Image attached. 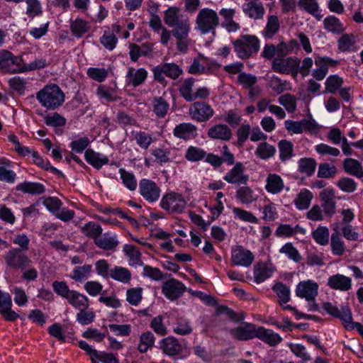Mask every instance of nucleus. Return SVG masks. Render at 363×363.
<instances>
[{
    "label": "nucleus",
    "mask_w": 363,
    "mask_h": 363,
    "mask_svg": "<svg viewBox=\"0 0 363 363\" xmlns=\"http://www.w3.org/2000/svg\"><path fill=\"white\" fill-rule=\"evenodd\" d=\"M43 204L50 212L55 215L61 209L62 202L57 197L48 196L43 198Z\"/></svg>",
    "instance_id": "69168bd1"
},
{
    "label": "nucleus",
    "mask_w": 363,
    "mask_h": 363,
    "mask_svg": "<svg viewBox=\"0 0 363 363\" xmlns=\"http://www.w3.org/2000/svg\"><path fill=\"white\" fill-rule=\"evenodd\" d=\"M101 226L94 222H89L84 224L82 228L81 232L86 237L93 239L94 242L96 240V238L102 234Z\"/></svg>",
    "instance_id": "49530a36"
},
{
    "label": "nucleus",
    "mask_w": 363,
    "mask_h": 363,
    "mask_svg": "<svg viewBox=\"0 0 363 363\" xmlns=\"http://www.w3.org/2000/svg\"><path fill=\"white\" fill-rule=\"evenodd\" d=\"M109 278L114 281L126 284L130 283L132 279V274L130 271L125 267L115 266L111 269V275Z\"/></svg>",
    "instance_id": "473e14b6"
},
{
    "label": "nucleus",
    "mask_w": 363,
    "mask_h": 363,
    "mask_svg": "<svg viewBox=\"0 0 363 363\" xmlns=\"http://www.w3.org/2000/svg\"><path fill=\"white\" fill-rule=\"evenodd\" d=\"M238 57L246 60L257 54L259 50V40L255 35H242L233 43Z\"/></svg>",
    "instance_id": "7ed1b4c3"
},
{
    "label": "nucleus",
    "mask_w": 363,
    "mask_h": 363,
    "mask_svg": "<svg viewBox=\"0 0 363 363\" xmlns=\"http://www.w3.org/2000/svg\"><path fill=\"white\" fill-rule=\"evenodd\" d=\"M298 164L299 172L307 176H311L314 173L317 165L315 160L311 157L301 158Z\"/></svg>",
    "instance_id": "3c124183"
},
{
    "label": "nucleus",
    "mask_w": 363,
    "mask_h": 363,
    "mask_svg": "<svg viewBox=\"0 0 363 363\" xmlns=\"http://www.w3.org/2000/svg\"><path fill=\"white\" fill-rule=\"evenodd\" d=\"M342 167L346 173L357 178L363 177V167L361 163L353 158H346L342 162Z\"/></svg>",
    "instance_id": "7c9ffc66"
},
{
    "label": "nucleus",
    "mask_w": 363,
    "mask_h": 363,
    "mask_svg": "<svg viewBox=\"0 0 363 363\" xmlns=\"http://www.w3.org/2000/svg\"><path fill=\"white\" fill-rule=\"evenodd\" d=\"M196 127L190 123H180L174 128L173 135L180 139L188 140L194 138L196 135Z\"/></svg>",
    "instance_id": "393cba45"
},
{
    "label": "nucleus",
    "mask_w": 363,
    "mask_h": 363,
    "mask_svg": "<svg viewBox=\"0 0 363 363\" xmlns=\"http://www.w3.org/2000/svg\"><path fill=\"white\" fill-rule=\"evenodd\" d=\"M235 197L243 204H250L257 200L258 196L250 186H242L237 189Z\"/></svg>",
    "instance_id": "2f4dec72"
},
{
    "label": "nucleus",
    "mask_w": 363,
    "mask_h": 363,
    "mask_svg": "<svg viewBox=\"0 0 363 363\" xmlns=\"http://www.w3.org/2000/svg\"><path fill=\"white\" fill-rule=\"evenodd\" d=\"M165 76L176 79L183 74V70L175 63H163L160 65Z\"/></svg>",
    "instance_id": "680f3d73"
},
{
    "label": "nucleus",
    "mask_w": 363,
    "mask_h": 363,
    "mask_svg": "<svg viewBox=\"0 0 363 363\" xmlns=\"http://www.w3.org/2000/svg\"><path fill=\"white\" fill-rule=\"evenodd\" d=\"M187 202L182 194L170 191L164 194L160 202V206L169 214L182 213L186 208Z\"/></svg>",
    "instance_id": "20e7f679"
},
{
    "label": "nucleus",
    "mask_w": 363,
    "mask_h": 363,
    "mask_svg": "<svg viewBox=\"0 0 363 363\" xmlns=\"http://www.w3.org/2000/svg\"><path fill=\"white\" fill-rule=\"evenodd\" d=\"M99 301L113 309H117L121 306V301L115 292H112L109 296H105L104 292H103L99 298Z\"/></svg>",
    "instance_id": "e2e57ef3"
},
{
    "label": "nucleus",
    "mask_w": 363,
    "mask_h": 363,
    "mask_svg": "<svg viewBox=\"0 0 363 363\" xmlns=\"http://www.w3.org/2000/svg\"><path fill=\"white\" fill-rule=\"evenodd\" d=\"M30 158L33 164H36L44 170L50 171L52 173L58 176H63V174L61 171L52 167L48 160H45L36 151L34 150L33 152H32Z\"/></svg>",
    "instance_id": "a19ab883"
},
{
    "label": "nucleus",
    "mask_w": 363,
    "mask_h": 363,
    "mask_svg": "<svg viewBox=\"0 0 363 363\" xmlns=\"http://www.w3.org/2000/svg\"><path fill=\"white\" fill-rule=\"evenodd\" d=\"M123 251L128 258V262L130 266H143L144 263L141 259L142 255L140 250L134 245H125Z\"/></svg>",
    "instance_id": "c756f323"
},
{
    "label": "nucleus",
    "mask_w": 363,
    "mask_h": 363,
    "mask_svg": "<svg viewBox=\"0 0 363 363\" xmlns=\"http://www.w3.org/2000/svg\"><path fill=\"white\" fill-rule=\"evenodd\" d=\"M211 138L228 140L232 136L231 130L227 125H216L208 129Z\"/></svg>",
    "instance_id": "f704fd0d"
},
{
    "label": "nucleus",
    "mask_w": 363,
    "mask_h": 363,
    "mask_svg": "<svg viewBox=\"0 0 363 363\" xmlns=\"http://www.w3.org/2000/svg\"><path fill=\"white\" fill-rule=\"evenodd\" d=\"M300 62L301 60L296 57H276L272 62V69L279 73H291L295 77L297 76V69Z\"/></svg>",
    "instance_id": "0eeeda50"
},
{
    "label": "nucleus",
    "mask_w": 363,
    "mask_h": 363,
    "mask_svg": "<svg viewBox=\"0 0 363 363\" xmlns=\"http://www.w3.org/2000/svg\"><path fill=\"white\" fill-rule=\"evenodd\" d=\"M255 260V255L242 245H235L231 250V264L248 267Z\"/></svg>",
    "instance_id": "6e6552de"
},
{
    "label": "nucleus",
    "mask_w": 363,
    "mask_h": 363,
    "mask_svg": "<svg viewBox=\"0 0 363 363\" xmlns=\"http://www.w3.org/2000/svg\"><path fill=\"white\" fill-rule=\"evenodd\" d=\"M155 342L154 334L151 331H145L140 335L137 350L140 353H145L154 347Z\"/></svg>",
    "instance_id": "c9c22d12"
},
{
    "label": "nucleus",
    "mask_w": 363,
    "mask_h": 363,
    "mask_svg": "<svg viewBox=\"0 0 363 363\" xmlns=\"http://www.w3.org/2000/svg\"><path fill=\"white\" fill-rule=\"evenodd\" d=\"M52 286L53 291L57 296L66 300H67L73 291L69 289L67 282L65 281H55L52 282Z\"/></svg>",
    "instance_id": "bf43d9fd"
},
{
    "label": "nucleus",
    "mask_w": 363,
    "mask_h": 363,
    "mask_svg": "<svg viewBox=\"0 0 363 363\" xmlns=\"http://www.w3.org/2000/svg\"><path fill=\"white\" fill-rule=\"evenodd\" d=\"M92 272V266L91 264H84L74 268L70 278L77 282H82L86 279Z\"/></svg>",
    "instance_id": "c03bdc74"
},
{
    "label": "nucleus",
    "mask_w": 363,
    "mask_h": 363,
    "mask_svg": "<svg viewBox=\"0 0 363 363\" xmlns=\"http://www.w3.org/2000/svg\"><path fill=\"white\" fill-rule=\"evenodd\" d=\"M16 189L24 194L40 195L45 192V187L43 184L25 181L18 184Z\"/></svg>",
    "instance_id": "cd10ccee"
},
{
    "label": "nucleus",
    "mask_w": 363,
    "mask_h": 363,
    "mask_svg": "<svg viewBox=\"0 0 363 363\" xmlns=\"http://www.w3.org/2000/svg\"><path fill=\"white\" fill-rule=\"evenodd\" d=\"M26 15L31 19L40 16L43 13L42 6L38 0H26Z\"/></svg>",
    "instance_id": "0e129e2a"
},
{
    "label": "nucleus",
    "mask_w": 363,
    "mask_h": 363,
    "mask_svg": "<svg viewBox=\"0 0 363 363\" xmlns=\"http://www.w3.org/2000/svg\"><path fill=\"white\" fill-rule=\"evenodd\" d=\"M275 152L276 148L274 146L267 142L259 143L255 150V155L262 160H267L273 157Z\"/></svg>",
    "instance_id": "603ef678"
},
{
    "label": "nucleus",
    "mask_w": 363,
    "mask_h": 363,
    "mask_svg": "<svg viewBox=\"0 0 363 363\" xmlns=\"http://www.w3.org/2000/svg\"><path fill=\"white\" fill-rule=\"evenodd\" d=\"M274 267L272 263L259 262L254 267V279L257 284L264 281L270 278L274 272Z\"/></svg>",
    "instance_id": "412c9836"
},
{
    "label": "nucleus",
    "mask_w": 363,
    "mask_h": 363,
    "mask_svg": "<svg viewBox=\"0 0 363 363\" xmlns=\"http://www.w3.org/2000/svg\"><path fill=\"white\" fill-rule=\"evenodd\" d=\"M159 348L168 356H175L182 352V345L179 340L172 336L162 339L159 342Z\"/></svg>",
    "instance_id": "aec40b11"
},
{
    "label": "nucleus",
    "mask_w": 363,
    "mask_h": 363,
    "mask_svg": "<svg viewBox=\"0 0 363 363\" xmlns=\"http://www.w3.org/2000/svg\"><path fill=\"white\" fill-rule=\"evenodd\" d=\"M236 11L235 9H221L219 14L222 18L221 26L229 33H235L240 29V25L233 20Z\"/></svg>",
    "instance_id": "f3484780"
},
{
    "label": "nucleus",
    "mask_w": 363,
    "mask_h": 363,
    "mask_svg": "<svg viewBox=\"0 0 363 363\" xmlns=\"http://www.w3.org/2000/svg\"><path fill=\"white\" fill-rule=\"evenodd\" d=\"M280 23L277 16H269L266 26L263 30V35L267 38H272L278 33Z\"/></svg>",
    "instance_id": "a18cd8bd"
},
{
    "label": "nucleus",
    "mask_w": 363,
    "mask_h": 363,
    "mask_svg": "<svg viewBox=\"0 0 363 363\" xmlns=\"http://www.w3.org/2000/svg\"><path fill=\"white\" fill-rule=\"evenodd\" d=\"M134 139L137 145L142 149L147 150L153 143V138L150 134L144 131L136 132L134 135Z\"/></svg>",
    "instance_id": "774afa93"
},
{
    "label": "nucleus",
    "mask_w": 363,
    "mask_h": 363,
    "mask_svg": "<svg viewBox=\"0 0 363 363\" xmlns=\"http://www.w3.org/2000/svg\"><path fill=\"white\" fill-rule=\"evenodd\" d=\"M313 239L316 243L324 246L328 244L330 232L326 226L319 225L311 233Z\"/></svg>",
    "instance_id": "09e8293b"
},
{
    "label": "nucleus",
    "mask_w": 363,
    "mask_h": 363,
    "mask_svg": "<svg viewBox=\"0 0 363 363\" xmlns=\"http://www.w3.org/2000/svg\"><path fill=\"white\" fill-rule=\"evenodd\" d=\"M84 157L86 162L96 169H100L104 165L109 163V160L106 155L95 152L90 148L86 150Z\"/></svg>",
    "instance_id": "5701e85b"
},
{
    "label": "nucleus",
    "mask_w": 363,
    "mask_h": 363,
    "mask_svg": "<svg viewBox=\"0 0 363 363\" xmlns=\"http://www.w3.org/2000/svg\"><path fill=\"white\" fill-rule=\"evenodd\" d=\"M323 308L330 315L335 318H340L342 323L344 324V315L348 311L349 313H351V310L347 306H342L340 309H339L336 306L333 305L330 302H325L323 305Z\"/></svg>",
    "instance_id": "de8ad7c7"
},
{
    "label": "nucleus",
    "mask_w": 363,
    "mask_h": 363,
    "mask_svg": "<svg viewBox=\"0 0 363 363\" xmlns=\"http://www.w3.org/2000/svg\"><path fill=\"white\" fill-rule=\"evenodd\" d=\"M257 337L270 346H276L282 341L281 337L272 330L258 326Z\"/></svg>",
    "instance_id": "b1692460"
},
{
    "label": "nucleus",
    "mask_w": 363,
    "mask_h": 363,
    "mask_svg": "<svg viewBox=\"0 0 363 363\" xmlns=\"http://www.w3.org/2000/svg\"><path fill=\"white\" fill-rule=\"evenodd\" d=\"M325 91H350V88L344 86V80L337 74L329 76L325 82Z\"/></svg>",
    "instance_id": "ea45409f"
},
{
    "label": "nucleus",
    "mask_w": 363,
    "mask_h": 363,
    "mask_svg": "<svg viewBox=\"0 0 363 363\" xmlns=\"http://www.w3.org/2000/svg\"><path fill=\"white\" fill-rule=\"evenodd\" d=\"M173 332L179 335H187L192 333L193 328L189 320L184 317H177L173 323Z\"/></svg>",
    "instance_id": "e433bc0d"
},
{
    "label": "nucleus",
    "mask_w": 363,
    "mask_h": 363,
    "mask_svg": "<svg viewBox=\"0 0 363 363\" xmlns=\"http://www.w3.org/2000/svg\"><path fill=\"white\" fill-rule=\"evenodd\" d=\"M298 232L303 233L305 230L300 228L298 225L294 228L289 224H281L277 227L275 235L277 237H291Z\"/></svg>",
    "instance_id": "864d4df0"
},
{
    "label": "nucleus",
    "mask_w": 363,
    "mask_h": 363,
    "mask_svg": "<svg viewBox=\"0 0 363 363\" xmlns=\"http://www.w3.org/2000/svg\"><path fill=\"white\" fill-rule=\"evenodd\" d=\"M313 194L307 189H302L294 200V204L298 210L307 209L313 199Z\"/></svg>",
    "instance_id": "58836bf2"
},
{
    "label": "nucleus",
    "mask_w": 363,
    "mask_h": 363,
    "mask_svg": "<svg viewBox=\"0 0 363 363\" xmlns=\"http://www.w3.org/2000/svg\"><path fill=\"white\" fill-rule=\"evenodd\" d=\"M220 25L219 14L210 8L200 9L195 18V28L202 35L215 34Z\"/></svg>",
    "instance_id": "f03ea898"
},
{
    "label": "nucleus",
    "mask_w": 363,
    "mask_h": 363,
    "mask_svg": "<svg viewBox=\"0 0 363 363\" xmlns=\"http://www.w3.org/2000/svg\"><path fill=\"white\" fill-rule=\"evenodd\" d=\"M273 291L278 296L279 303L282 306L290 301V289L281 282L275 283L272 286Z\"/></svg>",
    "instance_id": "37998d69"
},
{
    "label": "nucleus",
    "mask_w": 363,
    "mask_h": 363,
    "mask_svg": "<svg viewBox=\"0 0 363 363\" xmlns=\"http://www.w3.org/2000/svg\"><path fill=\"white\" fill-rule=\"evenodd\" d=\"M245 167L240 162H236L235 166L228 170L223 179L229 184L235 185H245L249 180V176L245 174Z\"/></svg>",
    "instance_id": "9b49d317"
},
{
    "label": "nucleus",
    "mask_w": 363,
    "mask_h": 363,
    "mask_svg": "<svg viewBox=\"0 0 363 363\" xmlns=\"http://www.w3.org/2000/svg\"><path fill=\"white\" fill-rule=\"evenodd\" d=\"M206 156V152L202 148L189 146L185 152L184 157L189 162H196L204 160Z\"/></svg>",
    "instance_id": "8fccbe9b"
},
{
    "label": "nucleus",
    "mask_w": 363,
    "mask_h": 363,
    "mask_svg": "<svg viewBox=\"0 0 363 363\" xmlns=\"http://www.w3.org/2000/svg\"><path fill=\"white\" fill-rule=\"evenodd\" d=\"M118 173L121 182L126 189L130 191L136 190L138 182L135 175L132 172L128 171L124 168H120Z\"/></svg>",
    "instance_id": "4c0bfd02"
},
{
    "label": "nucleus",
    "mask_w": 363,
    "mask_h": 363,
    "mask_svg": "<svg viewBox=\"0 0 363 363\" xmlns=\"http://www.w3.org/2000/svg\"><path fill=\"white\" fill-rule=\"evenodd\" d=\"M36 98L48 109H55L65 101L64 92H37Z\"/></svg>",
    "instance_id": "ddd939ff"
},
{
    "label": "nucleus",
    "mask_w": 363,
    "mask_h": 363,
    "mask_svg": "<svg viewBox=\"0 0 363 363\" xmlns=\"http://www.w3.org/2000/svg\"><path fill=\"white\" fill-rule=\"evenodd\" d=\"M94 243L99 249L106 251H114L119 245V241L116 235L106 233L99 235Z\"/></svg>",
    "instance_id": "4be33fe9"
},
{
    "label": "nucleus",
    "mask_w": 363,
    "mask_h": 363,
    "mask_svg": "<svg viewBox=\"0 0 363 363\" xmlns=\"http://www.w3.org/2000/svg\"><path fill=\"white\" fill-rule=\"evenodd\" d=\"M286 129L292 133L300 134L303 131H313L316 128L314 121L303 119L300 121L287 120L284 122Z\"/></svg>",
    "instance_id": "a211bd4d"
},
{
    "label": "nucleus",
    "mask_w": 363,
    "mask_h": 363,
    "mask_svg": "<svg viewBox=\"0 0 363 363\" xmlns=\"http://www.w3.org/2000/svg\"><path fill=\"white\" fill-rule=\"evenodd\" d=\"M330 247L332 253L337 256H342L345 252V242L340 237V235H331Z\"/></svg>",
    "instance_id": "13d9d810"
},
{
    "label": "nucleus",
    "mask_w": 363,
    "mask_h": 363,
    "mask_svg": "<svg viewBox=\"0 0 363 363\" xmlns=\"http://www.w3.org/2000/svg\"><path fill=\"white\" fill-rule=\"evenodd\" d=\"M284 183L282 178L277 174L269 173L266 179L265 189L272 194H278L284 189Z\"/></svg>",
    "instance_id": "a878e982"
},
{
    "label": "nucleus",
    "mask_w": 363,
    "mask_h": 363,
    "mask_svg": "<svg viewBox=\"0 0 363 363\" xmlns=\"http://www.w3.org/2000/svg\"><path fill=\"white\" fill-rule=\"evenodd\" d=\"M186 289L185 285L182 281L173 278L165 281L162 287V294L170 301L178 299Z\"/></svg>",
    "instance_id": "f8f14e48"
},
{
    "label": "nucleus",
    "mask_w": 363,
    "mask_h": 363,
    "mask_svg": "<svg viewBox=\"0 0 363 363\" xmlns=\"http://www.w3.org/2000/svg\"><path fill=\"white\" fill-rule=\"evenodd\" d=\"M99 41L106 50L111 51L116 48L118 38L113 33L105 31Z\"/></svg>",
    "instance_id": "338daca9"
},
{
    "label": "nucleus",
    "mask_w": 363,
    "mask_h": 363,
    "mask_svg": "<svg viewBox=\"0 0 363 363\" xmlns=\"http://www.w3.org/2000/svg\"><path fill=\"white\" fill-rule=\"evenodd\" d=\"M23 59L13 55L11 52L2 50L0 52V69L4 72H21V65Z\"/></svg>",
    "instance_id": "1a4fd4ad"
},
{
    "label": "nucleus",
    "mask_w": 363,
    "mask_h": 363,
    "mask_svg": "<svg viewBox=\"0 0 363 363\" xmlns=\"http://www.w3.org/2000/svg\"><path fill=\"white\" fill-rule=\"evenodd\" d=\"M323 27L328 32L334 34H341L345 27L343 23L335 16H328L323 20Z\"/></svg>",
    "instance_id": "72a5a7b5"
},
{
    "label": "nucleus",
    "mask_w": 363,
    "mask_h": 363,
    "mask_svg": "<svg viewBox=\"0 0 363 363\" xmlns=\"http://www.w3.org/2000/svg\"><path fill=\"white\" fill-rule=\"evenodd\" d=\"M138 191L143 199L148 203L156 202L161 194L160 187L150 179H141L139 181Z\"/></svg>",
    "instance_id": "423d86ee"
},
{
    "label": "nucleus",
    "mask_w": 363,
    "mask_h": 363,
    "mask_svg": "<svg viewBox=\"0 0 363 363\" xmlns=\"http://www.w3.org/2000/svg\"><path fill=\"white\" fill-rule=\"evenodd\" d=\"M4 259L6 267L13 270L23 271L28 267L31 262L26 252L17 247L11 248L6 252L4 255Z\"/></svg>",
    "instance_id": "39448f33"
},
{
    "label": "nucleus",
    "mask_w": 363,
    "mask_h": 363,
    "mask_svg": "<svg viewBox=\"0 0 363 363\" xmlns=\"http://www.w3.org/2000/svg\"><path fill=\"white\" fill-rule=\"evenodd\" d=\"M242 11L247 17L254 21L263 19L266 13L264 4L260 0H244Z\"/></svg>",
    "instance_id": "9d476101"
},
{
    "label": "nucleus",
    "mask_w": 363,
    "mask_h": 363,
    "mask_svg": "<svg viewBox=\"0 0 363 363\" xmlns=\"http://www.w3.org/2000/svg\"><path fill=\"white\" fill-rule=\"evenodd\" d=\"M315 65L317 67L325 69L328 72L329 67H336L340 65V61L334 60L327 56H317L314 60Z\"/></svg>",
    "instance_id": "052dcab7"
},
{
    "label": "nucleus",
    "mask_w": 363,
    "mask_h": 363,
    "mask_svg": "<svg viewBox=\"0 0 363 363\" xmlns=\"http://www.w3.org/2000/svg\"><path fill=\"white\" fill-rule=\"evenodd\" d=\"M355 43V37L353 34H343L337 40L338 50L342 52L354 51Z\"/></svg>",
    "instance_id": "79ce46f5"
},
{
    "label": "nucleus",
    "mask_w": 363,
    "mask_h": 363,
    "mask_svg": "<svg viewBox=\"0 0 363 363\" xmlns=\"http://www.w3.org/2000/svg\"><path fill=\"white\" fill-rule=\"evenodd\" d=\"M328 286L340 291H347L352 289V279L341 274L330 276L328 279Z\"/></svg>",
    "instance_id": "6ab92c4d"
},
{
    "label": "nucleus",
    "mask_w": 363,
    "mask_h": 363,
    "mask_svg": "<svg viewBox=\"0 0 363 363\" xmlns=\"http://www.w3.org/2000/svg\"><path fill=\"white\" fill-rule=\"evenodd\" d=\"M318 284L313 280L300 281L296 289V296L306 301L315 299L318 296Z\"/></svg>",
    "instance_id": "2eb2a0df"
},
{
    "label": "nucleus",
    "mask_w": 363,
    "mask_h": 363,
    "mask_svg": "<svg viewBox=\"0 0 363 363\" xmlns=\"http://www.w3.org/2000/svg\"><path fill=\"white\" fill-rule=\"evenodd\" d=\"M143 289L141 287L128 289L126 291L127 302L132 306H138L143 298Z\"/></svg>",
    "instance_id": "6e6d98bb"
},
{
    "label": "nucleus",
    "mask_w": 363,
    "mask_h": 363,
    "mask_svg": "<svg viewBox=\"0 0 363 363\" xmlns=\"http://www.w3.org/2000/svg\"><path fill=\"white\" fill-rule=\"evenodd\" d=\"M213 108L207 104L195 102L189 108L191 118L198 122H205L213 116Z\"/></svg>",
    "instance_id": "4468645a"
},
{
    "label": "nucleus",
    "mask_w": 363,
    "mask_h": 363,
    "mask_svg": "<svg viewBox=\"0 0 363 363\" xmlns=\"http://www.w3.org/2000/svg\"><path fill=\"white\" fill-rule=\"evenodd\" d=\"M67 301L77 310L88 309L90 303L89 299L86 295L75 290L72 291Z\"/></svg>",
    "instance_id": "c85d7f7f"
},
{
    "label": "nucleus",
    "mask_w": 363,
    "mask_h": 363,
    "mask_svg": "<svg viewBox=\"0 0 363 363\" xmlns=\"http://www.w3.org/2000/svg\"><path fill=\"white\" fill-rule=\"evenodd\" d=\"M69 28L73 36L81 38L89 31L91 26L87 21L77 18L70 21Z\"/></svg>",
    "instance_id": "bb28decb"
},
{
    "label": "nucleus",
    "mask_w": 363,
    "mask_h": 363,
    "mask_svg": "<svg viewBox=\"0 0 363 363\" xmlns=\"http://www.w3.org/2000/svg\"><path fill=\"white\" fill-rule=\"evenodd\" d=\"M279 252L284 254L289 259L295 262H300L302 259L299 252L291 242H287L279 250Z\"/></svg>",
    "instance_id": "4d7b16f0"
},
{
    "label": "nucleus",
    "mask_w": 363,
    "mask_h": 363,
    "mask_svg": "<svg viewBox=\"0 0 363 363\" xmlns=\"http://www.w3.org/2000/svg\"><path fill=\"white\" fill-rule=\"evenodd\" d=\"M163 21L172 28V35L176 39L177 50L182 53L186 52L191 43L189 38L191 31L189 18L179 7L170 6L164 11Z\"/></svg>",
    "instance_id": "f257e3e1"
},
{
    "label": "nucleus",
    "mask_w": 363,
    "mask_h": 363,
    "mask_svg": "<svg viewBox=\"0 0 363 363\" xmlns=\"http://www.w3.org/2000/svg\"><path fill=\"white\" fill-rule=\"evenodd\" d=\"M279 158L281 161L289 160L293 156L294 145L290 141L281 140L278 143Z\"/></svg>",
    "instance_id": "5fc2aeb1"
},
{
    "label": "nucleus",
    "mask_w": 363,
    "mask_h": 363,
    "mask_svg": "<svg viewBox=\"0 0 363 363\" xmlns=\"http://www.w3.org/2000/svg\"><path fill=\"white\" fill-rule=\"evenodd\" d=\"M257 327L248 323H242L240 326L230 330V334L236 340L246 341L257 337Z\"/></svg>",
    "instance_id": "dca6fc26"
}]
</instances>
